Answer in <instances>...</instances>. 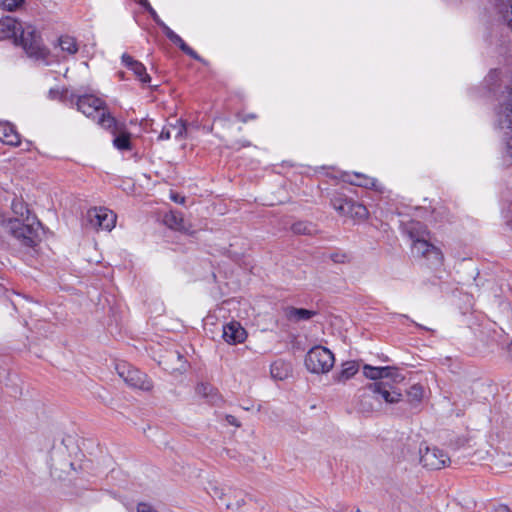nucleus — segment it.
<instances>
[{
	"mask_svg": "<svg viewBox=\"0 0 512 512\" xmlns=\"http://www.w3.org/2000/svg\"><path fill=\"white\" fill-rule=\"evenodd\" d=\"M408 233L412 240L411 252L415 258H424L432 265L442 263L443 255L441 251L426 239L429 235L426 227L420 223H415L409 228Z\"/></svg>",
	"mask_w": 512,
	"mask_h": 512,
	"instance_id": "1",
	"label": "nucleus"
},
{
	"mask_svg": "<svg viewBox=\"0 0 512 512\" xmlns=\"http://www.w3.org/2000/svg\"><path fill=\"white\" fill-rule=\"evenodd\" d=\"M14 43L21 45L26 54L37 60H45L49 55V50L43 45L39 32L32 25L22 26Z\"/></svg>",
	"mask_w": 512,
	"mask_h": 512,
	"instance_id": "2",
	"label": "nucleus"
},
{
	"mask_svg": "<svg viewBox=\"0 0 512 512\" xmlns=\"http://www.w3.org/2000/svg\"><path fill=\"white\" fill-rule=\"evenodd\" d=\"M50 474L54 479L66 480L75 473L73 463L69 460V453L66 446L60 444L53 446L49 453Z\"/></svg>",
	"mask_w": 512,
	"mask_h": 512,
	"instance_id": "3",
	"label": "nucleus"
},
{
	"mask_svg": "<svg viewBox=\"0 0 512 512\" xmlns=\"http://www.w3.org/2000/svg\"><path fill=\"white\" fill-rule=\"evenodd\" d=\"M40 223L35 219L26 218V223L20 219H10L6 223L7 230L23 245L32 247L38 239Z\"/></svg>",
	"mask_w": 512,
	"mask_h": 512,
	"instance_id": "4",
	"label": "nucleus"
},
{
	"mask_svg": "<svg viewBox=\"0 0 512 512\" xmlns=\"http://www.w3.org/2000/svg\"><path fill=\"white\" fill-rule=\"evenodd\" d=\"M333 353L322 346H315L309 350L305 358V365L312 373H327L334 366Z\"/></svg>",
	"mask_w": 512,
	"mask_h": 512,
	"instance_id": "5",
	"label": "nucleus"
},
{
	"mask_svg": "<svg viewBox=\"0 0 512 512\" xmlns=\"http://www.w3.org/2000/svg\"><path fill=\"white\" fill-rule=\"evenodd\" d=\"M118 375L123 381L133 388H138L143 391H150L153 388V383L148 379L147 375L140 372L138 369L133 368L125 363L116 366Z\"/></svg>",
	"mask_w": 512,
	"mask_h": 512,
	"instance_id": "6",
	"label": "nucleus"
},
{
	"mask_svg": "<svg viewBox=\"0 0 512 512\" xmlns=\"http://www.w3.org/2000/svg\"><path fill=\"white\" fill-rule=\"evenodd\" d=\"M87 219L92 228L110 231L116 223V215L105 208H92L87 212Z\"/></svg>",
	"mask_w": 512,
	"mask_h": 512,
	"instance_id": "7",
	"label": "nucleus"
},
{
	"mask_svg": "<svg viewBox=\"0 0 512 512\" xmlns=\"http://www.w3.org/2000/svg\"><path fill=\"white\" fill-rule=\"evenodd\" d=\"M419 453L421 464L431 470L441 469L449 461L447 454L436 447H420Z\"/></svg>",
	"mask_w": 512,
	"mask_h": 512,
	"instance_id": "8",
	"label": "nucleus"
},
{
	"mask_svg": "<svg viewBox=\"0 0 512 512\" xmlns=\"http://www.w3.org/2000/svg\"><path fill=\"white\" fill-rule=\"evenodd\" d=\"M369 389L376 393L378 401L396 404L402 400V394L389 381H378L369 384Z\"/></svg>",
	"mask_w": 512,
	"mask_h": 512,
	"instance_id": "9",
	"label": "nucleus"
},
{
	"mask_svg": "<svg viewBox=\"0 0 512 512\" xmlns=\"http://www.w3.org/2000/svg\"><path fill=\"white\" fill-rule=\"evenodd\" d=\"M363 373L366 378L372 380L385 381L384 379H391L393 382H401L404 379L397 369L391 367H373L370 365H364Z\"/></svg>",
	"mask_w": 512,
	"mask_h": 512,
	"instance_id": "10",
	"label": "nucleus"
},
{
	"mask_svg": "<svg viewBox=\"0 0 512 512\" xmlns=\"http://www.w3.org/2000/svg\"><path fill=\"white\" fill-rule=\"evenodd\" d=\"M77 108L87 117H94L96 113L102 112L105 103L92 95H84L78 98Z\"/></svg>",
	"mask_w": 512,
	"mask_h": 512,
	"instance_id": "11",
	"label": "nucleus"
},
{
	"mask_svg": "<svg viewBox=\"0 0 512 512\" xmlns=\"http://www.w3.org/2000/svg\"><path fill=\"white\" fill-rule=\"evenodd\" d=\"M222 336L228 344H238L245 341L247 332L240 323L232 321L223 326Z\"/></svg>",
	"mask_w": 512,
	"mask_h": 512,
	"instance_id": "12",
	"label": "nucleus"
},
{
	"mask_svg": "<svg viewBox=\"0 0 512 512\" xmlns=\"http://www.w3.org/2000/svg\"><path fill=\"white\" fill-rule=\"evenodd\" d=\"M164 224L170 229L192 235L191 225L186 224L183 215L180 212L170 211L163 218Z\"/></svg>",
	"mask_w": 512,
	"mask_h": 512,
	"instance_id": "13",
	"label": "nucleus"
},
{
	"mask_svg": "<svg viewBox=\"0 0 512 512\" xmlns=\"http://www.w3.org/2000/svg\"><path fill=\"white\" fill-rule=\"evenodd\" d=\"M186 130L187 129L185 123L180 119H176L175 123H168L163 127L159 135V139L168 140L172 137L176 139L182 138L185 136Z\"/></svg>",
	"mask_w": 512,
	"mask_h": 512,
	"instance_id": "14",
	"label": "nucleus"
},
{
	"mask_svg": "<svg viewBox=\"0 0 512 512\" xmlns=\"http://www.w3.org/2000/svg\"><path fill=\"white\" fill-rule=\"evenodd\" d=\"M21 25V23L12 17H5L0 20V40L11 37L15 40L20 31Z\"/></svg>",
	"mask_w": 512,
	"mask_h": 512,
	"instance_id": "15",
	"label": "nucleus"
},
{
	"mask_svg": "<svg viewBox=\"0 0 512 512\" xmlns=\"http://www.w3.org/2000/svg\"><path fill=\"white\" fill-rule=\"evenodd\" d=\"M359 405L361 411L367 413L377 410L380 405V401H378L376 393H373V391L369 389V384L363 389V392L360 395Z\"/></svg>",
	"mask_w": 512,
	"mask_h": 512,
	"instance_id": "16",
	"label": "nucleus"
},
{
	"mask_svg": "<svg viewBox=\"0 0 512 512\" xmlns=\"http://www.w3.org/2000/svg\"><path fill=\"white\" fill-rule=\"evenodd\" d=\"M122 61L129 69L134 72V74L139 78L141 82L149 83L151 81L150 76L146 73V68L141 62L134 60L128 54L122 55Z\"/></svg>",
	"mask_w": 512,
	"mask_h": 512,
	"instance_id": "17",
	"label": "nucleus"
},
{
	"mask_svg": "<svg viewBox=\"0 0 512 512\" xmlns=\"http://www.w3.org/2000/svg\"><path fill=\"white\" fill-rule=\"evenodd\" d=\"M0 141L11 146H16L20 143L18 133L8 122H0Z\"/></svg>",
	"mask_w": 512,
	"mask_h": 512,
	"instance_id": "18",
	"label": "nucleus"
},
{
	"mask_svg": "<svg viewBox=\"0 0 512 512\" xmlns=\"http://www.w3.org/2000/svg\"><path fill=\"white\" fill-rule=\"evenodd\" d=\"M317 314L316 311L304 308L287 307L285 316L291 322L307 321Z\"/></svg>",
	"mask_w": 512,
	"mask_h": 512,
	"instance_id": "19",
	"label": "nucleus"
},
{
	"mask_svg": "<svg viewBox=\"0 0 512 512\" xmlns=\"http://www.w3.org/2000/svg\"><path fill=\"white\" fill-rule=\"evenodd\" d=\"M359 366L355 361H348L342 365L339 373L333 376L334 380L339 383H345L358 372Z\"/></svg>",
	"mask_w": 512,
	"mask_h": 512,
	"instance_id": "20",
	"label": "nucleus"
},
{
	"mask_svg": "<svg viewBox=\"0 0 512 512\" xmlns=\"http://www.w3.org/2000/svg\"><path fill=\"white\" fill-rule=\"evenodd\" d=\"M58 45L63 52L70 55L76 54L78 51V44L74 37L69 35H62L58 38Z\"/></svg>",
	"mask_w": 512,
	"mask_h": 512,
	"instance_id": "21",
	"label": "nucleus"
},
{
	"mask_svg": "<svg viewBox=\"0 0 512 512\" xmlns=\"http://www.w3.org/2000/svg\"><path fill=\"white\" fill-rule=\"evenodd\" d=\"M98 124L103 128L110 130L113 134L119 131L115 118L104 108L98 119Z\"/></svg>",
	"mask_w": 512,
	"mask_h": 512,
	"instance_id": "22",
	"label": "nucleus"
},
{
	"mask_svg": "<svg viewBox=\"0 0 512 512\" xmlns=\"http://www.w3.org/2000/svg\"><path fill=\"white\" fill-rule=\"evenodd\" d=\"M497 9L499 14L512 30V0H499Z\"/></svg>",
	"mask_w": 512,
	"mask_h": 512,
	"instance_id": "23",
	"label": "nucleus"
},
{
	"mask_svg": "<svg viewBox=\"0 0 512 512\" xmlns=\"http://www.w3.org/2000/svg\"><path fill=\"white\" fill-rule=\"evenodd\" d=\"M197 394L208 398L211 403H216L219 399L217 391L208 383H200L196 387Z\"/></svg>",
	"mask_w": 512,
	"mask_h": 512,
	"instance_id": "24",
	"label": "nucleus"
},
{
	"mask_svg": "<svg viewBox=\"0 0 512 512\" xmlns=\"http://www.w3.org/2000/svg\"><path fill=\"white\" fill-rule=\"evenodd\" d=\"M352 218L356 219H365L368 215V211L365 206L362 204L353 202L352 200L349 202V211L348 214Z\"/></svg>",
	"mask_w": 512,
	"mask_h": 512,
	"instance_id": "25",
	"label": "nucleus"
},
{
	"mask_svg": "<svg viewBox=\"0 0 512 512\" xmlns=\"http://www.w3.org/2000/svg\"><path fill=\"white\" fill-rule=\"evenodd\" d=\"M113 145L119 150H130V134L126 132H121L119 135H116L113 139Z\"/></svg>",
	"mask_w": 512,
	"mask_h": 512,
	"instance_id": "26",
	"label": "nucleus"
},
{
	"mask_svg": "<svg viewBox=\"0 0 512 512\" xmlns=\"http://www.w3.org/2000/svg\"><path fill=\"white\" fill-rule=\"evenodd\" d=\"M12 211L15 215H18L22 221H26V218L28 217L29 210L23 200L21 199H14L11 205Z\"/></svg>",
	"mask_w": 512,
	"mask_h": 512,
	"instance_id": "27",
	"label": "nucleus"
},
{
	"mask_svg": "<svg viewBox=\"0 0 512 512\" xmlns=\"http://www.w3.org/2000/svg\"><path fill=\"white\" fill-rule=\"evenodd\" d=\"M423 387L419 384H415L407 391L408 399L411 403H419L423 398Z\"/></svg>",
	"mask_w": 512,
	"mask_h": 512,
	"instance_id": "28",
	"label": "nucleus"
},
{
	"mask_svg": "<svg viewBox=\"0 0 512 512\" xmlns=\"http://www.w3.org/2000/svg\"><path fill=\"white\" fill-rule=\"evenodd\" d=\"M295 234L311 235L314 231L313 225L306 222H296L291 227Z\"/></svg>",
	"mask_w": 512,
	"mask_h": 512,
	"instance_id": "29",
	"label": "nucleus"
},
{
	"mask_svg": "<svg viewBox=\"0 0 512 512\" xmlns=\"http://www.w3.org/2000/svg\"><path fill=\"white\" fill-rule=\"evenodd\" d=\"M351 200L348 199H336L333 202V207L336 211H338L342 215H347L349 211V202Z\"/></svg>",
	"mask_w": 512,
	"mask_h": 512,
	"instance_id": "30",
	"label": "nucleus"
},
{
	"mask_svg": "<svg viewBox=\"0 0 512 512\" xmlns=\"http://www.w3.org/2000/svg\"><path fill=\"white\" fill-rule=\"evenodd\" d=\"M24 0H0V7L3 10L14 11L22 5Z\"/></svg>",
	"mask_w": 512,
	"mask_h": 512,
	"instance_id": "31",
	"label": "nucleus"
},
{
	"mask_svg": "<svg viewBox=\"0 0 512 512\" xmlns=\"http://www.w3.org/2000/svg\"><path fill=\"white\" fill-rule=\"evenodd\" d=\"M139 3L150 12V14L152 15V17L154 18V20L156 21L157 24H158V21H161L147 0H140Z\"/></svg>",
	"mask_w": 512,
	"mask_h": 512,
	"instance_id": "32",
	"label": "nucleus"
},
{
	"mask_svg": "<svg viewBox=\"0 0 512 512\" xmlns=\"http://www.w3.org/2000/svg\"><path fill=\"white\" fill-rule=\"evenodd\" d=\"M170 199L178 204L183 205L185 203V197L179 195L178 193L171 191L170 192Z\"/></svg>",
	"mask_w": 512,
	"mask_h": 512,
	"instance_id": "33",
	"label": "nucleus"
},
{
	"mask_svg": "<svg viewBox=\"0 0 512 512\" xmlns=\"http://www.w3.org/2000/svg\"><path fill=\"white\" fill-rule=\"evenodd\" d=\"M138 512H157L155 509L152 508L151 505L147 503H139L137 506Z\"/></svg>",
	"mask_w": 512,
	"mask_h": 512,
	"instance_id": "34",
	"label": "nucleus"
},
{
	"mask_svg": "<svg viewBox=\"0 0 512 512\" xmlns=\"http://www.w3.org/2000/svg\"><path fill=\"white\" fill-rule=\"evenodd\" d=\"M356 179L355 181H351L352 184L358 185V186H368L370 180L368 178H361L360 175H355Z\"/></svg>",
	"mask_w": 512,
	"mask_h": 512,
	"instance_id": "35",
	"label": "nucleus"
},
{
	"mask_svg": "<svg viewBox=\"0 0 512 512\" xmlns=\"http://www.w3.org/2000/svg\"><path fill=\"white\" fill-rule=\"evenodd\" d=\"M271 375H272L274 378L283 379V376L281 375V373H280V371H279V364H278V363H274V364L271 366Z\"/></svg>",
	"mask_w": 512,
	"mask_h": 512,
	"instance_id": "36",
	"label": "nucleus"
},
{
	"mask_svg": "<svg viewBox=\"0 0 512 512\" xmlns=\"http://www.w3.org/2000/svg\"><path fill=\"white\" fill-rule=\"evenodd\" d=\"M184 53H186L187 55L193 57L194 59H199V56L197 55V53L191 49L187 44L186 46L183 48L182 50Z\"/></svg>",
	"mask_w": 512,
	"mask_h": 512,
	"instance_id": "37",
	"label": "nucleus"
},
{
	"mask_svg": "<svg viewBox=\"0 0 512 512\" xmlns=\"http://www.w3.org/2000/svg\"><path fill=\"white\" fill-rule=\"evenodd\" d=\"M226 420L230 425H233L235 427H240V423L238 422L237 418L233 415H227Z\"/></svg>",
	"mask_w": 512,
	"mask_h": 512,
	"instance_id": "38",
	"label": "nucleus"
},
{
	"mask_svg": "<svg viewBox=\"0 0 512 512\" xmlns=\"http://www.w3.org/2000/svg\"><path fill=\"white\" fill-rule=\"evenodd\" d=\"M174 44H176L181 50L186 46V43L182 40V38L177 35L172 41Z\"/></svg>",
	"mask_w": 512,
	"mask_h": 512,
	"instance_id": "39",
	"label": "nucleus"
},
{
	"mask_svg": "<svg viewBox=\"0 0 512 512\" xmlns=\"http://www.w3.org/2000/svg\"><path fill=\"white\" fill-rule=\"evenodd\" d=\"M158 25L162 28L167 37L173 32L163 21H158Z\"/></svg>",
	"mask_w": 512,
	"mask_h": 512,
	"instance_id": "40",
	"label": "nucleus"
},
{
	"mask_svg": "<svg viewBox=\"0 0 512 512\" xmlns=\"http://www.w3.org/2000/svg\"><path fill=\"white\" fill-rule=\"evenodd\" d=\"M241 502H243V500H241ZM225 506L227 509L238 510L240 508V501H237L236 503L228 502L225 504Z\"/></svg>",
	"mask_w": 512,
	"mask_h": 512,
	"instance_id": "41",
	"label": "nucleus"
},
{
	"mask_svg": "<svg viewBox=\"0 0 512 512\" xmlns=\"http://www.w3.org/2000/svg\"><path fill=\"white\" fill-rule=\"evenodd\" d=\"M175 37H177V34L173 31L167 38L172 42Z\"/></svg>",
	"mask_w": 512,
	"mask_h": 512,
	"instance_id": "42",
	"label": "nucleus"
},
{
	"mask_svg": "<svg viewBox=\"0 0 512 512\" xmlns=\"http://www.w3.org/2000/svg\"><path fill=\"white\" fill-rule=\"evenodd\" d=\"M254 117V115H248L247 117L242 118V121L246 122L248 119H253Z\"/></svg>",
	"mask_w": 512,
	"mask_h": 512,
	"instance_id": "43",
	"label": "nucleus"
},
{
	"mask_svg": "<svg viewBox=\"0 0 512 512\" xmlns=\"http://www.w3.org/2000/svg\"><path fill=\"white\" fill-rule=\"evenodd\" d=\"M213 491H214V495H217L220 492V490L217 487H214Z\"/></svg>",
	"mask_w": 512,
	"mask_h": 512,
	"instance_id": "44",
	"label": "nucleus"
}]
</instances>
